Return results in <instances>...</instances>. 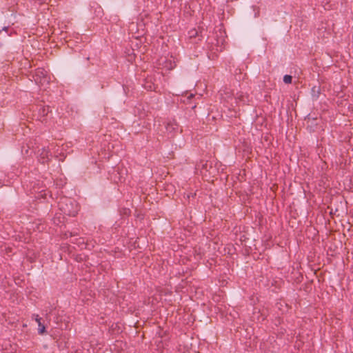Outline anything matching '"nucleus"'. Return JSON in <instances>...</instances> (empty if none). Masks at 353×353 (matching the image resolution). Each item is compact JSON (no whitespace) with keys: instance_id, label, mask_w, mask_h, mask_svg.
<instances>
[{"instance_id":"f257e3e1","label":"nucleus","mask_w":353,"mask_h":353,"mask_svg":"<svg viewBox=\"0 0 353 353\" xmlns=\"http://www.w3.org/2000/svg\"><path fill=\"white\" fill-rule=\"evenodd\" d=\"M59 209L65 215L74 216L79 211V206L74 201L70 199L64 198L59 203Z\"/></svg>"},{"instance_id":"f03ea898","label":"nucleus","mask_w":353,"mask_h":353,"mask_svg":"<svg viewBox=\"0 0 353 353\" xmlns=\"http://www.w3.org/2000/svg\"><path fill=\"white\" fill-rule=\"evenodd\" d=\"M34 79L35 82L39 85H43L46 81H48L45 74H43V71L41 70L40 69L36 71Z\"/></svg>"},{"instance_id":"7ed1b4c3","label":"nucleus","mask_w":353,"mask_h":353,"mask_svg":"<svg viewBox=\"0 0 353 353\" xmlns=\"http://www.w3.org/2000/svg\"><path fill=\"white\" fill-rule=\"evenodd\" d=\"M178 129L179 125L174 120L168 121L165 125V130L169 134L174 133Z\"/></svg>"},{"instance_id":"20e7f679","label":"nucleus","mask_w":353,"mask_h":353,"mask_svg":"<svg viewBox=\"0 0 353 353\" xmlns=\"http://www.w3.org/2000/svg\"><path fill=\"white\" fill-rule=\"evenodd\" d=\"M48 153H49V151L48 150H46V148H42L41 149V152L39 154V161H41V163H45L46 162H47L49 159L48 158Z\"/></svg>"},{"instance_id":"39448f33","label":"nucleus","mask_w":353,"mask_h":353,"mask_svg":"<svg viewBox=\"0 0 353 353\" xmlns=\"http://www.w3.org/2000/svg\"><path fill=\"white\" fill-rule=\"evenodd\" d=\"M38 332L39 334H43L46 332V327L45 326L41 323H39L38 324Z\"/></svg>"},{"instance_id":"423d86ee","label":"nucleus","mask_w":353,"mask_h":353,"mask_svg":"<svg viewBox=\"0 0 353 353\" xmlns=\"http://www.w3.org/2000/svg\"><path fill=\"white\" fill-rule=\"evenodd\" d=\"M292 77L291 75L286 74L283 77V82L286 84L292 83Z\"/></svg>"},{"instance_id":"0eeeda50","label":"nucleus","mask_w":353,"mask_h":353,"mask_svg":"<svg viewBox=\"0 0 353 353\" xmlns=\"http://www.w3.org/2000/svg\"><path fill=\"white\" fill-rule=\"evenodd\" d=\"M236 99L239 100V101L245 102L244 96L242 94H238V96L236 97Z\"/></svg>"},{"instance_id":"6e6552de","label":"nucleus","mask_w":353,"mask_h":353,"mask_svg":"<svg viewBox=\"0 0 353 353\" xmlns=\"http://www.w3.org/2000/svg\"><path fill=\"white\" fill-rule=\"evenodd\" d=\"M33 316H34L35 321H37V323L38 324H39V323H41V318H40V317L39 316V315H37H37L34 314Z\"/></svg>"},{"instance_id":"1a4fd4ad","label":"nucleus","mask_w":353,"mask_h":353,"mask_svg":"<svg viewBox=\"0 0 353 353\" xmlns=\"http://www.w3.org/2000/svg\"><path fill=\"white\" fill-rule=\"evenodd\" d=\"M7 29H8V28H7L6 27H4V28H3V30H6V31L7 30Z\"/></svg>"},{"instance_id":"9d476101","label":"nucleus","mask_w":353,"mask_h":353,"mask_svg":"<svg viewBox=\"0 0 353 353\" xmlns=\"http://www.w3.org/2000/svg\"><path fill=\"white\" fill-rule=\"evenodd\" d=\"M206 164L207 163H205L204 165H203V168H204L206 165Z\"/></svg>"},{"instance_id":"9b49d317","label":"nucleus","mask_w":353,"mask_h":353,"mask_svg":"<svg viewBox=\"0 0 353 353\" xmlns=\"http://www.w3.org/2000/svg\"><path fill=\"white\" fill-rule=\"evenodd\" d=\"M1 32V30H0V32Z\"/></svg>"}]
</instances>
